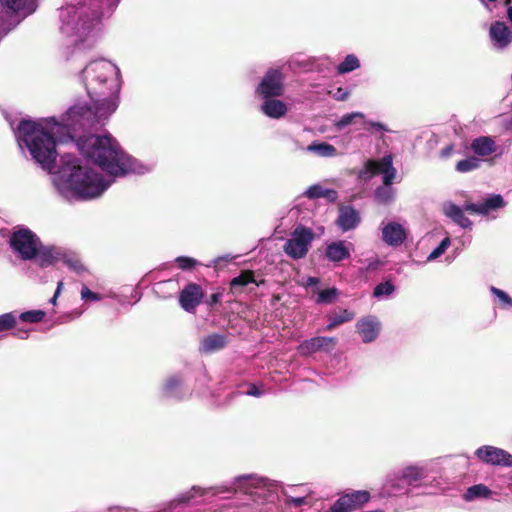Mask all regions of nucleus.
<instances>
[{
    "label": "nucleus",
    "mask_w": 512,
    "mask_h": 512,
    "mask_svg": "<svg viewBox=\"0 0 512 512\" xmlns=\"http://www.w3.org/2000/svg\"><path fill=\"white\" fill-rule=\"evenodd\" d=\"M451 151H452V146H448V147H446L445 149H443V151H442V155H443V156H449V155H450V153H451Z\"/></svg>",
    "instance_id": "55"
},
{
    "label": "nucleus",
    "mask_w": 512,
    "mask_h": 512,
    "mask_svg": "<svg viewBox=\"0 0 512 512\" xmlns=\"http://www.w3.org/2000/svg\"><path fill=\"white\" fill-rule=\"evenodd\" d=\"M337 345L335 337L317 336L303 341L298 346V351L302 356H309L318 351L330 352Z\"/></svg>",
    "instance_id": "12"
},
{
    "label": "nucleus",
    "mask_w": 512,
    "mask_h": 512,
    "mask_svg": "<svg viewBox=\"0 0 512 512\" xmlns=\"http://www.w3.org/2000/svg\"><path fill=\"white\" fill-rule=\"evenodd\" d=\"M309 281H310L311 283H315L317 280H316V278H309Z\"/></svg>",
    "instance_id": "60"
},
{
    "label": "nucleus",
    "mask_w": 512,
    "mask_h": 512,
    "mask_svg": "<svg viewBox=\"0 0 512 512\" xmlns=\"http://www.w3.org/2000/svg\"><path fill=\"white\" fill-rule=\"evenodd\" d=\"M407 237L404 227L397 222H390L382 229V238L390 246L401 245Z\"/></svg>",
    "instance_id": "16"
},
{
    "label": "nucleus",
    "mask_w": 512,
    "mask_h": 512,
    "mask_svg": "<svg viewBox=\"0 0 512 512\" xmlns=\"http://www.w3.org/2000/svg\"><path fill=\"white\" fill-rule=\"evenodd\" d=\"M358 333L362 337L363 342L369 343L374 341L379 333V323L371 317L363 318L356 324Z\"/></svg>",
    "instance_id": "19"
},
{
    "label": "nucleus",
    "mask_w": 512,
    "mask_h": 512,
    "mask_svg": "<svg viewBox=\"0 0 512 512\" xmlns=\"http://www.w3.org/2000/svg\"><path fill=\"white\" fill-rule=\"evenodd\" d=\"M225 346L226 337L217 333L206 336L201 342V350L205 353L221 350Z\"/></svg>",
    "instance_id": "22"
},
{
    "label": "nucleus",
    "mask_w": 512,
    "mask_h": 512,
    "mask_svg": "<svg viewBox=\"0 0 512 512\" xmlns=\"http://www.w3.org/2000/svg\"><path fill=\"white\" fill-rule=\"evenodd\" d=\"M76 146L86 158L112 176H124L134 170V159L111 135H84L77 139Z\"/></svg>",
    "instance_id": "1"
},
{
    "label": "nucleus",
    "mask_w": 512,
    "mask_h": 512,
    "mask_svg": "<svg viewBox=\"0 0 512 512\" xmlns=\"http://www.w3.org/2000/svg\"><path fill=\"white\" fill-rule=\"evenodd\" d=\"M65 165H71L65 183L78 198H94L106 189L103 177L93 169L79 165L75 158L67 160Z\"/></svg>",
    "instance_id": "3"
},
{
    "label": "nucleus",
    "mask_w": 512,
    "mask_h": 512,
    "mask_svg": "<svg viewBox=\"0 0 512 512\" xmlns=\"http://www.w3.org/2000/svg\"><path fill=\"white\" fill-rule=\"evenodd\" d=\"M182 385V379L178 376L169 377L163 385V394L166 397L175 395Z\"/></svg>",
    "instance_id": "34"
},
{
    "label": "nucleus",
    "mask_w": 512,
    "mask_h": 512,
    "mask_svg": "<svg viewBox=\"0 0 512 512\" xmlns=\"http://www.w3.org/2000/svg\"><path fill=\"white\" fill-rule=\"evenodd\" d=\"M60 249L57 248H39L37 254L39 258V264L41 267H47L56 262H59Z\"/></svg>",
    "instance_id": "27"
},
{
    "label": "nucleus",
    "mask_w": 512,
    "mask_h": 512,
    "mask_svg": "<svg viewBox=\"0 0 512 512\" xmlns=\"http://www.w3.org/2000/svg\"><path fill=\"white\" fill-rule=\"evenodd\" d=\"M396 177V169L392 166V168H389L387 172L383 174V184L384 186H390L393 182V180Z\"/></svg>",
    "instance_id": "48"
},
{
    "label": "nucleus",
    "mask_w": 512,
    "mask_h": 512,
    "mask_svg": "<svg viewBox=\"0 0 512 512\" xmlns=\"http://www.w3.org/2000/svg\"><path fill=\"white\" fill-rule=\"evenodd\" d=\"M365 125L367 126V128H374L376 130H379V131H387V128L386 126L381 123V122H366Z\"/></svg>",
    "instance_id": "51"
},
{
    "label": "nucleus",
    "mask_w": 512,
    "mask_h": 512,
    "mask_svg": "<svg viewBox=\"0 0 512 512\" xmlns=\"http://www.w3.org/2000/svg\"><path fill=\"white\" fill-rule=\"evenodd\" d=\"M16 336H18L21 339H26L28 337V330L19 329L16 333Z\"/></svg>",
    "instance_id": "53"
},
{
    "label": "nucleus",
    "mask_w": 512,
    "mask_h": 512,
    "mask_svg": "<svg viewBox=\"0 0 512 512\" xmlns=\"http://www.w3.org/2000/svg\"><path fill=\"white\" fill-rule=\"evenodd\" d=\"M492 495V491L484 484H476L469 487L464 494L466 501H471L476 498H489Z\"/></svg>",
    "instance_id": "29"
},
{
    "label": "nucleus",
    "mask_w": 512,
    "mask_h": 512,
    "mask_svg": "<svg viewBox=\"0 0 512 512\" xmlns=\"http://www.w3.org/2000/svg\"><path fill=\"white\" fill-rule=\"evenodd\" d=\"M393 159L391 155H386L380 160H368L365 163V169L371 175L384 174L389 168H392Z\"/></svg>",
    "instance_id": "23"
},
{
    "label": "nucleus",
    "mask_w": 512,
    "mask_h": 512,
    "mask_svg": "<svg viewBox=\"0 0 512 512\" xmlns=\"http://www.w3.org/2000/svg\"><path fill=\"white\" fill-rule=\"evenodd\" d=\"M81 298L86 301H98L101 299V296L84 286L81 290Z\"/></svg>",
    "instance_id": "45"
},
{
    "label": "nucleus",
    "mask_w": 512,
    "mask_h": 512,
    "mask_svg": "<svg viewBox=\"0 0 512 512\" xmlns=\"http://www.w3.org/2000/svg\"><path fill=\"white\" fill-rule=\"evenodd\" d=\"M359 222V213L353 207L343 206L339 209L336 224L342 231H349L356 228Z\"/></svg>",
    "instance_id": "17"
},
{
    "label": "nucleus",
    "mask_w": 512,
    "mask_h": 512,
    "mask_svg": "<svg viewBox=\"0 0 512 512\" xmlns=\"http://www.w3.org/2000/svg\"><path fill=\"white\" fill-rule=\"evenodd\" d=\"M489 37L495 48L503 50L512 43V31L503 21H495L490 25Z\"/></svg>",
    "instance_id": "13"
},
{
    "label": "nucleus",
    "mask_w": 512,
    "mask_h": 512,
    "mask_svg": "<svg viewBox=\"0 0 512 512\" xmlns=\"http://www.w3.org/2000/svg\"><path fill=\"white\" fill-rule=\"evenodd\" d=\"M10 245L22 259L30 260L37 256L40 241L31 230L23 228L13 232L10 237Z\"/></svg>",
    "instance_id": "9"
},
{
    "label": "nucleus",
    "mask_w": 512,
    "mask_h": 512,
    "mask_svg": "<svg viewBox=\"0 0 512 512\" xmlns=\"http://www.w3.org/2000/svg\"><path fill=\"white\" fill-rule=\"evenodd\" d=\"M471 150L478 156L486 157L496 152L497 145L490 136H480L471 142Z\"/></svg>",
    "instance_id": "20"
},
{
    "label": "nucleus",
    "mask_w": 512,
    "mask_h": 512,
    "mask_svg": "<svg viewBox=\"0 0 512 512\" xmlns=\"http://www.w3.org/2000/svg\"><path fill=\"white\" fill-rule=\"evenodd\" d=\"M464 210L473 213V214H481L485 215V212L483 210V204H475V203H466L464 205Z\"/></svg>",
    "instance_id": "46"
},
{
    "label": "nucleus",
    "mask_w": 512,
    "mask_h": 512,
    "mask_svg": "<svg viewBox=\"0 0 512 512\" xmlns=\"http://www.w3.org/2000/svg\"><path fill=\"white\" fill-rule=\"evenodd\" d=\"M424 477L425 471L423 468L418 466H408L403 469L399 480L404 481L407 485H413Z\"/></svg>",
    "instance_id": "25"
},
{
    "label": "nucleus",
    "mask_w": 512,
    "mask_h": 512,
    "mask_svg": "<svg viewBox=\"0 0 512 512\" xmlns=\"http://www.w3.org/2000/svg\"><path fill=\"white\" fill-rule=\"evenodd\" d=\"M243 480H252L251 476H240L237 478L238 482H241Z\"/></svg>",
    "instance_id": "58"
},
{
    "label": "nucleus",
    "mask_w": 512,
    "mask_h": 512,
    "mask_svg": "<svg viewBox=\"0 0 512 512\" xmlns=\"http://www.w3.org/2000/svg\"><path fill=\"white\" fill-rule=\"evenodd\" d=\"M264 101L260 107L263 114L272 119H280L288 112L285 102L277 98H262Z\"/></svg>",
    "instance_id": "18"
},
{
    "label": "nucleus",
    "mask_w": 512,
    "mask_h": 512,
    "mask_svg": "<svg viewBox=\"0 0 512 512\" xmlns=\"http://www.w3.org/2000/svg\"><path fill=\"white\" fill-rule=\"evenodd\" d=\"M450 246V239L444 238L440 244L429 254L428 260H434L445 253L447 248Z\"/></svg>",
    "instance_id": "42"
},
{
    "label": "nucleus",
    "mask_w": 512,
    "mask_h": 512,
    "mask_svg": "<svg viewBox=\"0 0 512 512\" xmlns=\"http://www.w3.org/2000/svg\"><path fill=\"white\" fill-rule=\"evenodd\" d=\"M247 394L250 396L259 397L261 395V391L255 384L249 385V390L247 391Z\"/></svg>",
    "instance_id": "52"
},
{
    "label": "nucleus",
    "mask_w": 512,
    "mask_h": 512,
    "mask_svg": "<svg viewBox=\"0 0 512 512\" xmlns=\"http://www.w3.org/2000/svg\"><path fill=\"white\" fill-rule=\"evenodd\" d=\"M480 167V160L474 156L460 160L456 164V170L460 173L473 171Z\"/></svg>",
    "instance_id": "33"
},
{
    "label": "nucleus",
    "mask_w": 512,
    "mask_h": 512,
    "mask_svg": "<svg viewBox=\"0 0 512 512\" xmlns=\"http://www.w3.org/2000/svg\"><path fill=\"white\" fill-rule=\"evenodd\" d=\"M490 291L499 299L502 307L512 308V298L503 290L491 286Z\"/></svg>",
    "instance_id": "40"
},
{
    "label": "nucleus",
    "mask_w": 512,
    "mask_h": 512,
    "mask_svg": "<svg viewBox=\"0 0 512 512\" xmlns=\"http://www.w3.org/2000/svg\"><path fill=\"white\" fill-rule=\"evenodd\" d=\"M354 317L355 314L353 312L348 311L347 309H344L339 313H330L327 315L329 323L327 324L324 330L332 331L336 327L353 320Z\"/></svg>",
    "instance_id": "24"
},
{
    "label": "nucleus",
    "mask_w": 512,
    "mask_h": 512,
    "mask_svg": "<svg viewBox=\"0 0 512 512\" xmlns=\"http://www.w3.org/2000/svg\"><path fill=\"white\" fill-rule=\"evenodd\" d=\"M287 502L294 507H300L303 504H306V498L305 497H291L287 500Z\"/></svg>",
    "instance_id": "50"
},
{
    "label": "nucleus",
    "mask_w": 512,
    "mask_h": 512,
    "mask_svg": "<svg viewBox=\"0 0 512 512\" xmlns=\"http://www.w3.org/2000/svg\"><path fill=\"white\" fill-rule=\"evenodd\" d=\"M93 106L86 107L81 113L82 117L91 120V127L107 119L118 107V94L105 96H94Z\"/></svg>",
    "instance_id": "7"
},
{
    "label": "nucleus",
    "mask_w": 512,
    "mask_h": 512,
    "mask_svg": "<svg viewBox=\"0 0 512 512\" xmlns=\"http://www.w3.org/2000/svg\"><path fill=\"white\" fill-rule=\"evenodd\" d=\"M356 117L362 118L363 114L360 112H354L342 116L341 119L336 124L337 128L342 129L345 126L350 125L353 122L354 118Z\"/></svg>",
    "instance_id": "44"
},
{
    "label": "nucleus",
    "mask_w": 512,
    "mask_h": 512,
    "mask_svg": "<svg viewBox=\"0 0 512 512\" xmlns=\"http://www.w3.org/2000/svg\"><path fill=\"white\" fill-rule=\"evenodd\" d=\"M39 0H0V41L38 9Z\"/></svg>",
    "instance_id": "5"
},
{
    "label": "nucleus",
    "mask_w": 512,
    "mask_h": 512,
    "mask_svg": "<svg viewBox=\"0 0 512 512\" xmlns=\"http://www.w3.org/2000/svg\"><path fill=\"white\" fill-rule=\"evenodd\" d=\"M16 325V317L13 313H5L0 315V332L8 331Z\"/></svg>",
    "instance_id": "38"
},
{
    "label": "nucleus",
    "mask_w": 512,
    "mask_h": 512,
    "mask_svg": "<svg viewBox=\"0 0 512 512\" xmlns=\"http://www.w3.org/2000/svg\"><path fill=\"white\" fill-rule=\"evenodd\" d=\"M511 2H512V0H503L504 5H506L508 7L510 6Z\"/></svg>",
    "instance_id": "59"
},
{
    "label": "nucleus",
    "mask_w": 512,
    "mask_h": 512,
    "mask_svg": "<svg viewBox=\"0 0 512 512\" xmlns=\"http://www.w3.org/2000/svg\"><path fill=\"white\" fill-rule=\"evenodd\" d=\"M395 290L394 285L390 281H386L383 283L378 284L373 291V295L375 297H381V296H389L391 295Z\"/></svg>",
    "instance_id": "39"
},
{
    "label": "nucleus",
    "mask_w": 512,
    "mask_h": 512,
    "mask_svg": "<svg viewBox=\"0 0 512 512\" xmlns=\"http://www.w3.org/2000/svg\"><path fill=\"white\" fill-rule=\"evenodd\" d=\"M360 67L359 59L354 54H349L345 57L344 61H342L337 66L338 74H345Z\"/></svg>",
    "instance_id": "32"
},
{
    "label": "nucleus",
    "mask_w": 512,
    "mask_h": 512,
    "mask_svg": "<svg viewBox=\"0 0 512 512\" xmlns=\"http://www.w3.org/2000/svg\"><path fill=\"white\" fill-rule=\"evenodd\" d=\"M325 256L332 262H340L350 257V251L344 241H336L327 246Z\"/></svg>",
    "instance_id": "21"
},
{
    "label": "nucleus",
    "mask_w": 512,
    "mask_h": 512,
    "mask_svg": "<svg viewBox=\"0 0 512 512\" xmlns=\"http://www.w3.org/2000/svg\"><path fill=\"white\" fill-rule=\"evenodd\" d=\"M479 460L486 464L496 466H512V455L498 447L485 445L475 451Z\"/></svg>",
    "instance_id": "10"
},
{
    "label": "nucleus",
    "mask_w": 512,
    "mask_h": 512,
    "mask_svg": "<svg viewBox=\"0 0 512 512\" xmlns=\"http://www.w3.org/2000/svg\"><path fill=\"white\" fill-rule=\"evenodd\" d=\"M464 211L459 206L451 204L446 210V215L462 228H468L472 225V222L465 216Z\"/></svg>",
    "instance_id": "28"
},
{
    "label": "nucleus",
    "mask_w": 512,
    "mask_h": 512,
    "mask_svg": "<svg viewBox=\"0 0 512 512\" xmlns=\"http://www.w3.org/2000/svg\"><path fill=\"white\" fill-rule=\"evenodd\" d=\"M87 91L91 98L118 94L120 84L116 77L115 67L107 62L89 64L83 71Z\"/></svg>",
    "instance_id": "4"
},
{
    "label": "nucleus",
    "mask_w": 512,
    "mask_h": 512,
    "mask_svg": "<svg viewBox=\"0 0 512 512\" xmlns=\"http://www.w3.org/2000/svg\"><path fill=\"white\" fill-rule=\"evenodd\" d=\"M307 150L310 152H315L322 157H333L337 153L336 148L327 142H313L307 147Z\"/></svg>",
    "instance_id": "30"
},
{
    "label": "nucleus",
    "mask_w": 512,
    "mask_h": 512,
    "mask_svg": "<svg viewBox=\"0 0 512 512\" xmlns=\"http://www.w3.org/2000/svg\"><path fill=\"white\" fill-rule=\"evenodd\" d=\"M285 92V76L281 69L270 68L266 71L255 89L261 98L281 97Z\"/></svg>",
    "instance_id": "8"
},
{
    "label": "nucleus",
    "mask_w": 512,
    "mask_h": 512,
    "mask_svg": "<svg viewBox=\"0 0 512 512\" xmlns=\"http://www.w3.org/2000/svg\"><path fill=\"white\" fill-rule=\"evenodd\" d=\"M304 196L309 199L328 198L330 200H334L337 197V192L332 189H325L319 184H315L305 191Z\"/></svg>",
    "instance_id": "26"
},
{
    "label": "nucleus",
    "mask_w": 512,
    "mask_h": 512,
    "mask_svg": "<svg viewBox=\"0 0 512 512\" xmlns=\"http://www.w3.org/2000/svg\"><path fill=\"white\" fill-rule=\"evenodd\" d=\"M45 317V312L42 310H30L20 314L19 319L23 322L39 323Z\"/></svg>",
    "instance_id": "36"
},
{
    "label": "nucleus",
    "mask_w": 512,
    "mask_h": 512,
    "mask_svg": "<svg viewBox=\"0 0 512 512\" xmlns=\"http://www.w3.org/2000/svg\"><path fill=\"white\" fill-rule=\"evenodd\" d=\"M264 279L257 280L255 272L253 270H242L238 276L234 277L230 281L229 294L237 296L245 291V288L249 284H255L256 286L263 285Z\"/></svg>",
    "instance_id": "14"
},
{
    "label": "nucleus",
    "mask_w": 512,
    "mask_h": 512,
    "mask_svg": "<svg viewBox=\"0 0 512 512\" xmlns=\"http://www.w3.org/2000/svg\"><path fill=\"white\" fill-rule=\"evenodd\" d=\"M397 481H398L397 479H391V480H390V486H391L392 488H398V487H400V485L396 483Z\"/></svg>",
    "instance_id": "57"
},
{
    "label": "nucleus",
    "mask_w": 512,
    "mask_h": 512,
    "mask_svg": "<svg viewBox=\"0 0 512 512\" xmlns=\"http://www.w3.org/2000/svg\"><path fill=\"white\" fill-rule=\"evenodd\" d=\"M314 237L315 234L311 228L299 225L284 244L283 251L293 259H301L307 255Z\"/></svg>",
    "instance_id": "6"
},
{
    "label": "nucleus",
    "mask_w": 512,
    "mask_h": 512,
    "mask_svg": "<svg viewBox=\"0 0 512 512\" xmlns=\"http://www.w3.org/2000/svg\"><path fill=\"white\" fill-rule=\"evenodd\" d=\"M59 262H63L68 268L78 273L84 270V266L78 257L62 250L60 251Z\"/></svg>",
    "instance_id": "31"
},
{
    "label": "nucleus",
    "mask_w": 512,
    "mask_h": 512,
    "mask_svg": "<svg viewBox=\"0 0 512 512\" xmlns=\"http://www.w3.org/2000/svg\"><path fill=\"white\" fill-rule=\"evenodd\" d=\"M205 296L202 287L190 282L179 293V304L186 312H194L196 307L203 301Z\"/></svg>",
    "instance_id": "11"
},
{
    "label": "nucleus",
    "mask_w": 512,
    "mask_h": 512,
    "mask_svg": "<svg viewBox=\"0 0 512 512\" xmlns=\"http://www.w3.org/2000/svg\"><path fill=\"white\" fill-rule=\"evenodd\" d=\"M61 286H62V282H60V283L58 284L57 290H56V292H55V294H54L53 298L51 299V301H52L53 303H55V301H56V298H57V296H58V294H59V291H60Z\"/></svg>",
    "instance_id": "54"
},
{
    "label": "nucleus",
    "mask_w": 512,
    "mask_h": 512,
    "mask_svg": "<svg viewBox=\"0 0 512 512\" xmlns=\"http://www.w3.org/2000/svg\"><path fill=\"white\" fill-rule=\"evenodd\" d=\"M483 210L487 214L490 210H495L504 206V200L501 195H492L483 203Z\"/></svg>",
    "instance_id": "37"
},
{
    "label": "nucleus",
    "mask_w": 512,
    "mask_h": 512,
    "mask_svg": "<svg viewBox=\"0 0 512 512\" xmlns=\"http://www.w3.org/2000/svg\"><path fill=\"white\" fill-rule=\"evenodd\" d=\"M222 291L218 290L215 293L211 294L209 299L206 301L209 307H214L216 304L221 302Z\"/></svg>",
    "instance_id": "49"
},
{
    "label": "nucleus",
    "mask_w": 512,
    "mask_h": 512,
    "mask_svg": "<svg viewBox=\"0 0 512 512\" xmlns=\"http://www.w3.org/2000/svg\"><path fill=\"white\" fill-rule=\"evenodd\" d=\"M188 500H189V498L187 497V498H185V499H184V498H183V499H180L179 501H180V502H187Z\"/></svg>",
    "instance_id": "61"
},
{
    "label": "nucleus",
    "mask_w": 512,
    "mask_h": 512,
    "mask_svg": "<svg viewBox=\"0 0 512 512\" xmlns=\"http://www.w3.org/2000/svg\"><path fill=\"white\" fill-rule=\"evenodd\" d=\"M105 4L110 5L109 0H84L83 6L91 8V17L86 20L83 14L79 16L83 32H89L97 23L100 22Z\"/></svg>",
    "instance_id": "15"
},
{
    "label": "nucleus",
    "mask_w": 512,
    "mask_h": 512,
    "mask_svg": "<svg viewBox=\"0 0 512 512\" xmlns=\"http://www.w3.org/2000/svg\"><path fill=\"white\" fill-rule=\"evenodd\" d=\"M18 138L44 170L49 172L54 170L58 156L56 141L41 124L32 120H21L18 124Z\"/></svg>",
    "instance_id": "2"
},
{
    "label": "nucleus",
    "mask_w": 512,
    "mask_h": 512,
    "mask_svg": "<svg viewBox=\"0 0 512 512\" xmlns=\"http://www.w3.org/2000/svg\"><path fill=\"white\" fill-rule=\"evenodd\" d=\"M507 17L509 21L512 23V6H509L507 9Z\"/></svg>",
    "instance_id": "56"
},
{
    "label": "nucleus",
    "mask_w": 512,
    "mask_h": 512,
    "mask_svg": "<svg viewBox=\"0 0 512 512\" xmlns=\"http://www.w3.org/2000/svg\"><path fill=\"white\" fill-rule=\"evenodd\" d=\"M375 196L380 202L387 203L392 199L393 193L389 186H384L376 189Z\"/></svg>",
    "instance_id": "43"
},
{
    "label": "nucleus",
    "mask_w": 512,
    "mask_h": 512,
    "mask_svg": "<svg viewBox=\"0 0 512 512\" xmlns=\"http://www.w3.org/2000/svg\"><path fill=\"white\" fill-rule=\"evenodd\" d=\"M329 93L332 94V97L337 101H345L350 94L348 90L342 87H338L334 92Z\"/></svg>",
    "instance_id": "47"
},
{
    "label": "nucleus",
    "mask_w": 512,
    "mask_h": 512,
    "mask_svg": "<svg viewBox=\"0 0 512 512\" xmlns=\"http://www.w3.org/2000/svg\"><path fill=\"white\" fill-rule=\"evenodd\" d=\"M338 295V289L335 287L324 289L319 291L316 303L318 304H330Z\"/></svg>",
    "instance_id": "35"
},
{
    "label": "nucleus",
    "mask_w": 512,
    "mask_h": 512,
    "mask_svg": "<svg viewBox=\"0 0 512 512\" xmlns=\"http://www.w3.org/2000/svg\"><path fill=\"white\" fill-rule=\"evenodd\" d=\"M175 262L181 270H191L198 264L196 259L187 256H179Z\"/></svg>",
    "instance_id": "41"
}]
</instances>
